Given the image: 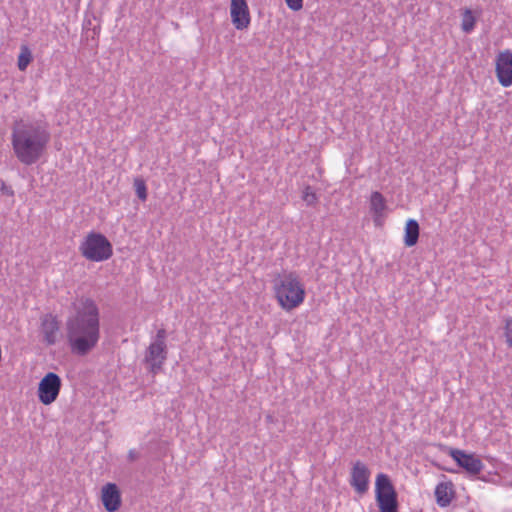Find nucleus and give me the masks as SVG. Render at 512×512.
I'll return each mask as SVG.
<instances>
[{"label":"nucleus","mask_w":512,"mask_h":512,"mask_svg":"<svg viewBox=\"0 0 512 512\" xmlns=\"http://www.w3.org/2000/svg\"><path fill=\"white\" fill-rule=\"evenodd\" d=\"M32 61V53L27 46L21 47V52L18 56L17 66L20 71H25L27 66Z\"/></svg>","instance_id":"nucleus-17"},{"label":"nucleus","mask_w":512,"mask_h":512,"mask_svg":"<svg viewBox=\"0 0 512 512\" xmlns=\"http://www.w3.org/2000/svg\"><path fill=\"white\" fill-rule=\"evenodd\" d=\"M450 456L461 468L465 469L472 475L479 474L484 467L480 458L473 454H467L465 451L459 449H451Z\"/></svg>","instance_id":"nucleus-9"},{"label":"nucleus","mask_w":512,"mask_h":512,"mask_svg":"<svg viewBox=\"0 0 512 512\" xmlns=\"http://www.w3.org/2000/svg\"><path fill=\"white\" fill-rule=\"evenodd\" d=\"M419 224L414 219H409L405 226L404 243L407 247L414 246L419 238Z\"/></svg>","instance_id":"nucleus-15"},{"label":"nucleus","mask_w":512,"mask_h":512,"mask_svg":"<svg viewBox=\"0 0 512 512\" xmlns=\"http://www.w3.org/2000/svg\"><path fill=\"white\" fill-rule=\"evenodd\" d=\"M496 76L503 87L512 85V51L505 50L496 57Z\"/></svg>","instance_id":"nucleus-7"},{"label":"nucleus","mask_w":512,"mask_h":512,"mask_svg":"<svg viewBox=\"0 0 512 512\" xmlns=\"http://www.w3.org/2000/svg\"><path fill=\"white\" fill-rule=\"evenodd\" d=\"M61 378L54 372L47 373L39 382L38 398L44 405L52 404L58 397L61 389Z\"/></svg>","instance_id":"nucleus-6"},{"label":"nucleus","mask_w":512,"mask_h":512,"mask_svg":"<svg viewBox=\"0 0 512 512\" xmlns=\"http://www.w3.org/2000/svg\"><path fill=\"white\" fill-rule=\"evenodd\" d=\"M474 26H475V18L473 16L471 10L466 9L465 12L463 13V18H462V24H461L462 30L464 32L468 33L473 30Z\"/></svg>","instance_id":"nucleus-18"},{"label":"nucleus","mask_w":512,"mask_h":512,"mask_svg":"<svg viewBox=\"0 0 512 512\" xmlns=\"http://www.w3.org/2000/svg\"><path fill=\"white\" fill-rule=\"evenodd\" d=\"M66 338L70 350L86 356L100 340V311L94 300L81 297L71 304L65 322Z\"/></svg>","instance_id":"nucleus-1"},{"label":"nucleus","mask_w":512,"mask_h":512,"mask_svg":"<svg viewBox=\"0 0 512 512\" xmlns=\"http://www.w3.org/2000/svg\"><path fill=\"white\" fill-rule=\"evenodd\" d=\"M139 458V453L134 450V449H131L129 452H128V460L130 462H134L136 461L137 459Z\"/></svg>","instance_id":"nucleus-24"},{"label":"nucleus","mask_w":512,"mask_h":512,"mask_svg":"<svg viewBox=\"0 0 512 512\" xmlns=\"http://www.w3.org/2000/svg\"><path fill=\"white\" fill-rule=\"evenodd\" d=\"M453 485L451 482H441L436 486L435 497L440 507H447L453 498Z\"/></svg>","instance_id":"nucleus-14"},{"label":"nucleus","mask_w":512,"mask_h":512,"mask_svg":"<svg viewBox=\"0 0 512 512\" xmlns=\"http://www.w3.org/2000/svg\"><path fill=\"white\" fill-rule=\"evenodd\" d=\"M102 503L108 512H115L121 506V495L116 484L107 483L102 488Z\"/></svg>","instance_id":"nucleus-13"},{"label":"nucleus","mask_w":512,"mask_h":512,"mask_svg":"<svg viewBox=\"0 0 512 512\" xmlns=\"http://www.w3.org/2000/svg\"><path fill=\"white\" fill-rule=\"evenodd\" d=\"M165 339H166V330L161 328L157 331L155 340L153 342L158 343V344H166Z\"/></svg>","instance_id":"nucleus-23"},{"label":"nucleus","mask_w":512,"mask_h":512,"mask_svg":"<svg viewBox=\"0 0 512 512\" xmlns=\"http://www.w3.org/2000/svg\"><path fill=\"white\" fill-rule=\"evenodd\" d=\"M272 283L275 298L284 310L291 311L303 303L305 289L297 273L292 271L277 273Z\"/></svg>","instance_id":"nucleus-3"},{"label":"nucleus","mask_w":512,"mask_h":512,"mask_svg":"<svg viewBox=\"0 0 512 512\" xmlns=\"http://www.w3.org/2000/svg\"><path fill=\"white\" fill-rule=\"evenodd\" d=\"M302 198L308 206H313L317 203V196L310 186L305 188Z\"/></svg>","instance_id":"nucleus-20"},{"label":"nucleus","mask_w":512,"mask_h":512,"mask_svg":"<svg viewBox=\"0 0 512 512\" xmlns=\"http://www.w3.org/2000/svg\"><path fill=\"white\" fill-rule=\"evenodd\" d=\"M380 512H398V508L383 509V510H380Z\"/></svg>","instance_id":"nucleus-25"},{"label":"nucleus","mask_w":512,"mask_h":512,"mask_svg":"<svg viewBox=\"0 0 512 512\" xmlns=\"http://www.w3.org/2000/svg\"><path fill=\"white\" fill-rule=\"evenodd\" d=\"M375 493L379 510L398 508L396 490L386 474L380 473L377 475Z\"/></svg>","instance_id":"nucleus-5"},{"label":"nucleus","mask_w":512,"mask_h":512,"mask_svg":"<svg viewBox=\"0 0 512 512\" xmlns=\"http://www.w3.org/2000/svg\"><path fill=\"white\" fill-rule=\"evenodd\" d=\"M84 258L93 262L108 260L113 249L109 240L101 233L90 232L79 246Z\"/></svg>","instance_id":"nucleus-4"},{"label":"nucleus","mask_w":512,"mask_h":512,"mask_svg":"<svg viewBox=\"0 0 512 512\" xmlns=\"http://www.w3.org/2000/svg\"><path fill=\"white\" fill-rule=\"evenodd\" d=\"M134 188H135L137 197L141 201H145L147 199V187H146V183H145L144 179H142L141 177L135 178L134 179Z\"/></svg>","instance_id":"nucleus-19"},{"label":"nucleus","mask_w":512,"mask_h":512,"mask_svg":"<svg viewBox=\"0 0 512 512\" xmlns=\"http://www.w3.org/2000/svg\"><path fill=\"white\" fill-rule=\"evenodd\" d=\"M60 324L56 316L52 314H45L41 318V333L43 334L44 342L51 346L57 341Z\"/></svg>","instance_id":"nucleus-12"},{"label":"nucleus","mask_w":512,"mask_h":512,"mask_svg":"<svg viewBox=\"0 0 512 512\" xmlns=\"http://www.w3.org/2000/svg\"><path fill=\"white\" fill-rule=\"evenodd\" d=\"M50 141L46 122L20 119L12 126L11 143L15 156L24 165L36 163Z\"/></svg>","instance_id":"nucleus-2"},{"label":"nucleus","mask_w":512,"mask_h":512,"mask_svg":"<svg viewBox=\"0 0 512 512\" xmlns=\"http://www.w3.org/2000/svg\"><path fill=\"white\" fill-rule=\"evenodd\" d=\"M370 208L375 216L379 217L382 215L386 208V202L383 195L379 192H373L370 198Z\"/></svg>","instance_id":"nucleus-16"},{"label":"nucleus","mask_w":512,"mask_h":512,"mask_svg":"<svg viewBox=\"0 0 512 512\" xmlns=\"http://www.w3.org/2000/svg\"><path fill=\"white\" fill-rule=\"evenodd\" d=\"M167 358L166 344L152 342L147 348L144 361L148 364L150 371L156 374L164 364Z\"/></svg>","instance_id":"nucleus-8"},{"label":"nucleus","mask_w":512,"mask_h":512,"mask_svg":"<svg viewBox=\"0 0 512 512\" xmlns=\"http://www.w3.org/2000/svg\"><path fill=\"white\" fill-rule=\"evenodd\" d=\"M285 2L293 11H299L303 7V0H285Z\"/></svg>","instance_id":"nucleus-22"},{"label":"nucleus","mask_w":512,"mask_h":512,"mask_svg":"<svg viewBox=\"0 0 512 512\" xmlns=\"http://www.w3.org/2000/svg\"><path fill=\"white\" fill-rule=\"evenodd\" d=\"M230 14L236 29L243 30L249 26L250 14L246 0H231Z\"/></svg>","instance_id":"nucleus-10"},{"label":"nucleus","mask_w":512,"mask_h":512,"mask_svg":"<svg viewBox=\"0 0 512 512\" xmlns=\"http://www.w3.org/2000/svg\"><path fill=\"white\" fill-rule=\"evenodd\" d=\"M504 329H505L504 335L506 338V342L509 346L512 347V319L506 320Z\"/></svg>","instance_id":"nucleus-21"},{"label":"nucleus","mask_w":512,"mask_h":512,"mask_svg":"<svg viewBox=\"0 0 512 512\" xmlns=\"http://www.w3.org/2000/svg\"><path fill=\"white\" fill-rule=\"evenodd\" d=\"M369 475H370V472H369V469L367 468V466L364 463L357 461L354 464L352 471H351V479H350L351 486L354 487V489L358 493H360V494L365 493L368 489Z\"/></svg>","instance_id":"nucleus-11"}]
</instances>
